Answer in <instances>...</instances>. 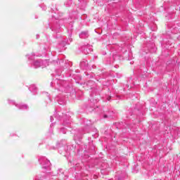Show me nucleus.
Here are the masks:
<instances>
[{"label":"nucleus","instance_id":"obj_1","mask_svg":"<svg viewBox=\"0 0 180 180\" xmlns=\"http://www.w3.org/2000/svg\"><path fill=\"white\" fill-rule=\"evenodd\" d=\"M44 161H46V164L47 165V167L50 166V161L46 160V158H42V159H39V162L40 164H41L42 165H44Z\"/></svg>","mask_w":180,"mask_h":180},{"label":"nucleus","instance_id":"obj_2","mask_svg":"<svg viewBox=\"0 0 180 180\" xmlns=\"http://www.w3.org/2000/svg\"><path fill=\"white\" fill-rule=\"evenodd\" d=\"M41 64H43V62L40 61V60H36L34 63V67L35 68H39V67H41Z\"/></svg>","mask_w":180,"mask_h":180},{"label":"nucleus","instance_id":"obj_3","mask_svg":"<svg viewBox=\"0 0 180 180\" xmlns=\"http://www.w3.org/2000/svg\"><path fill=\"white\" fill-rule=\"evenodd\" d=\"M88 36V32H83L79 34L80 39H86Z\"/></svg>","mask_w":180,"mask_h":180},{"label":"nucleus","instance_id":"obj_4","mask_svg":"<svg viewBox=\"0 0 180 180\" xmlns=\"http://www.w3.org/2000/svg\"><path fill=\"white\" fill-rule=\"evenodd\" d=\"M30 91H36V89H37V88H36V86L34 85H32L30 88H29Z\"/></svg>","mask_w":180,"mask_h":180},{"label":"nucleus","instance_id":"obj_5","mask_svg":"<svg viewBox=\"0 0 180 180\" xmlns=\"http://www.w3.org/2000/svg\"><path fill=\"white\" fill-rule=\"evenodd\" d=\"M20 109H27V105H21L20 106Z\"/></svg>","mask_w":180,"mask_h":180},{"label":"nucleus","instance_id":"obj_6","mask_svg":"<svg viewBox=\"0 0 180 180\" xmlns=\"http://www.w3.org/2000/svg\"><path fill=\"white\" fill-rule=\"evenodd\" d=\"M51 122H53V117H51Z\"/></svg>","mask_w":180,"mask_h":180},{"label":"nucleus","instance_id":"obj_7","mask_svg":"<svg viewBox=\"0 0 180 180\" xmlns=\"http://www.w3.org/2000/svg\"><path fill=\"white\" fill-rule=\"evenodd\" d=\"M104 117H107V116H106V115H105V116H104Z\"/></svg>","mask_w":180,"mask_h":180},{"label":"nucleus","instance_id":"obj_8","mask_svg":"<svg viewBox=\"0 0 180 180\" xmlns=\"http://www.w3.org/2000/svg\"><path fill=\"white\" fill-rule=\"evenodd\" d=\"M44 168H46V166H44Z\"/></svg>","mask_w":180,"mask_h":180}]
</instances>
